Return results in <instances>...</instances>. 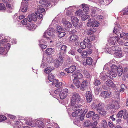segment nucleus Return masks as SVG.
Returning <instances> with one entry per match:
<instances>
[{
  "mask_svg": "<svg viewBox=\"0 0 128 128\" xmlns=\"http://www.w3.org/2000/svg\"><path fill=\"white\" fill-rule=\"evenodd\" d=\"M81 100V98L78 94L76 92L73 93L71 99V105L73 106L79 102H80Z\"/></svg>",
  "mask_w": 128,
  "mask_h": 128,
  "instance_id": "nucleus-1",
  "label": "nucleus"
},
{
  "mask_svg": "<svg viewBox=\"0 0 128 128\" xmlns=\"http://www.w3.org/2000/svg\"><path fill=\"white\" fill-rule=\"evenodd\" d=\"M84 42H81L80 43V48L84 49L86 46L88 48H90L92 46V42L88 38L84 40Z\"/></svg>",
  "mask_w": 128,
  "mask_h": 128,
  "instance_id": "nucleus-2",
  "label": "nucleus"
},
{
  "mask_svg": "<svg viewBox=\"0 0 128 128\" xmlns=\"http://www.w3.org/2000/svg\"><path fill=\"white\" fill-rule=\"evenodd\" d=\"M99 23L93 18H91L88 20L87 25L88 27H95L98 26Z\"/></svg>",
  "mask_w": 128,
  "mask_h": 128,
  "instance_id": "nucleus-3",
  "label": "nucleus"
},
{
  "mask_svg": "<svg viewBox=\"0 0 128 128\" xmlns=\"http://www.w3.org/2000/svg\"><path fill=\"white\" fill-rule=\"evenodd\" d=\"M115 28H114V30H113V32L116 35L115 37H113L112 38L111 40H112L113 42L115 44L116 42H118L120 39V38L122 36V34L119 32H117L116 30H115Z\"/></svg>",
  "mask_w": 128,
  "mask_h": 128,
  "instance_id": "nucleus-4",
  "label": "nucleus"
},
{
  "mask_svg": "<svg viewBox=\"0 0 128 128\" xmlns=\"http://www.w3.org/2000/svg\"><path fill=\"white\" fill-rule=\"evenodd\" d=\"M109 44H108L106 45V48H104V51L106 52H107L108 53L112 54H114V50H116V48H117V46H112V50L110 51L109 50L110 47L109 46Z\"/></svg>",
  "mask_w": 128,
  "mask_h": 128,
  "instance_id": "nucleus-5",
  "label": "nucleus"
},
{
  "mask_svg": "<svg viewBox=\"0 0 128 128\" xmlns=\"http://www.w3.org/2000/svg\"><path fill=\"white\" fill-rule=\"evenodd\" d=\"M68 90L67 88H65L60 91L59 95L60 98L63 99L65 98L68 95Z\"/></svg>",
  "mask_w": 128,
  "mask_h": 128,
  "instance_id": "nucleus-6",
  "label": "nucleus"
},
{
  "mask_svg": "<svg viewBox=\"0 0 128 128\" xmlns=\"http://www.w3.org/2000/svg\"><path fill=\"white\" fill-rule=\"evenodd\" d=\"M86 96L87 102L88 103L90 102L94 98L91 92L90 91L86 92Z\"/></svg>",
  "mask_w": 128,
  "mask_h": 128,
  "instance_id": "nucleus-7",
  "label": "nucleus"
},
{
  "mask_svg": "<svg viewBox=\"0 0 128 128\" xmlns=\"http://www.w3.org/2000/svg\"><path fill=\"white\" fill-rule=\"evenodd\" d=\"M54 29L52 28H50L48 29L47 31L45 32L44 36L45 37H46L47 36L46 34L49 36H52L54 34Z\"/></svg>",
  "mask_w": 128,
  "mask_h": 128,
  "instance_id": "nucleus-8",
  "label": "nucleus"
},
{
  "mask_svg": "<svg viewBox=\"0 0 128 128\" xmlns=\"http://www.w3.org/2000/svg\"><path fill=\"white\" fill-rule=\"evenodd\" d=\"M92 108H96L98 112L99 110L103 109L104 106V104L102 103H100L98 105L95 103H93L91 106Z\"/></svg>",
  "mask_w": 128,
  "mask_h": 128,
  "instance_id": "nucleus-9",
  "label": "nucleus"
},
{
  "mask_svg": "<svg viewBox=\"0 0 128 128\" xmlns=\"http://www.w3.org/2000/svg\"><path fill=\"white\" fill-rule=\"evenodd\" d=\"M27 20L29 22L32 21H36L37 20V18L36 15L34 13H32L29 15L27 18Z\"/></svg>",
  "mask_w": 128,
  "mask_h": 128,
  "instance_id": "nucleus-10",
  "label": "nucleus"
},
{
  "mask_svg": "<svg viewBox=\"0 0 128 128\" xmlns=\"http://www.w3.org/2000/svg\"><path fill=\"white\" fill-rule=\"evenodd\" d=\"M76 66H70L68 68H66L64 70L65 72H67L68 74L72 73L76 70Z\"/></svg>",
  "mask_w": 128,
  "mask_h": 128,
  "instance_id": "nucleus-11",
  "label": "nucleus"
},
{
  "mask_svg": "<svg viewBox=\"0 0 128 128\" xmlns=\"http://www.w3.org/2000/svg\"><path fill=\"white\" fill-rule=\"evenodd\" d=\"M71 21L73 26L75 27H76L78 24V20L77 18L75 16H71Z\"/></svg>",
  "mask_w": 128,
  "mask_h": 128,
  "instance_id": "nucleus-12",
  "label": "nucleus"
},
{
  "mask_svg": "<svg viewBox=\"0 0 128 128\" xmlns=\"http://www.w3.org/2000/svg\"><path fill=\"white\" fill-rule=\"evenodd\" d=\"M36 126L38 128H45L44 124L41 120H37L36 122Z\"/></svg>",
  "mask_w": 128,
  "mask_h": 128,
  "instance_id": "nucleus-13",
  "label": "nucleus"
},
{
  "mask_svg": "<svg viewBox=\"0 0 128 128\" xmlns=\"http://www.w3.org/2000/svg\"><path fill=\"white\" fill-rule=\"evenodd\" d=\"M88 83L87 81L84 80L82 83L80 87V89L84 91L87 88Z\"/></svg>",
  "mask_w": 128,
  "mask_h": 128,
  "instance_id": "nucleus-14",
  "label": "nucleus"
},
{
  "mask_svg": "<svg viewBox=\"0 0 128 128\" xmlns=\"http://www.w3.org/2000/svg\"><path fill=\"white\" fill-rule=\"evenodd\" d=\"M78 36L75 34H73L70 36L68 38V39L70 42H76L78 39Z\"/></svg>",
  "mask_w": 128,
  "mask_h": 128,
  "instance_id": "nucleus-15",
  "label": "nucleus"
},
{
  "mask_svg": "<svg viewBox=\"0 0 128 128\" xmlns=\"http://www.w3.org/2000/svg\"><path fill=\"white\" fill-rule=\"evenodd\" d=\"M100 9L97 8H93L91 10V15L92 16H96L98 14V11H100Z\"/></svg>",
  "mask_w": 128,
  "mask_h": 128,
  "instance_id": "nucleus-16",
  "label": "nucleus"
},
{
  "mask_svg": "<svg viewBox=\"0 0 128 128\" xmlns=\"http://www.w3.org/2000/svg\"><path fill=\"white\" fill-rule=\"evenodd\" d=\"M39 3L44 8L48 7L50 8V4H48L47 0H40Z\"/></svg>",
  "mask_w": 128,
  "mask_h": 128,
  "instance_id": "nucleus-17",
  "label": "nucleus"
},
{
  "mask_svg": "<svg viewBox=\"0 0 128 128\" xmlns=\"http://www.w3.org/2000/svg\"><path fill=\"white\" fill-rule=\"evenodd\" d=\"M28 8L27 2H25L24 3L22 4L21 6V11L23 12H26Z\"/></svg>",
  "mask_w": 128,
  "mask_h": 128,
  "instance_id": "nucleus-18",
  "label": "nucleus"
},
{
  "mask_svg": "<svg viewBox=\"0 0 128 128\" xmlns=\"http://www.w3.org/2000/svg\"><path fill=\"white\" fill-rule=\"evenodd\" d=\"M117 46V48H116V50H114V54L116 56L118 57H120L122 55V52L120 49H118V47Z\"/></svg>",
  "mask_w": 128,
  "mask_h": 128,
  "instance_id": "nucleus-19",
  "label": "nucleus"
},
{
  "mask_svg": "<svg viewBox=\"0 0 128 128\" xmlns=\"http://www.w3.org/2000/svg\"><path fill=\"white\" fill-rule=\"evenodd\" d=\"M111 95V92H110L104 91L101 94V96L105 98L110 97Z\"/></svg>",
  "mask_w": 128,
  "mask_h": 128,
  "instance_id": "nucleus-20",
  "label": "nucleus"
},
{
  "mask_svg": "<svg viewBox=\"0 0 128 128\" xmlns=\"http://www.w3.org/2000/svg\"><path fill=\"white\" fill-rule=\"evenodd\" d=\"M61 60H56L54 61V66L56 68H58L61 65H62L63 62V61L61 63L60 62Z\"/></svg>",
  "mask_w": 128,
  "mask_h": 128,
  "instance_id": "nucleus-21",
  "label": "nucleus"
},
{
  "mask_svg": "<svg viewBox=\"0 0 128 128\" xmlns=\"http://www.w3.org/2000/svg\"><path fill=\"white\" fill-rule=\"evenodd\" d=\"M62 22L65 26L68 28H70L72 26L71 24L68 21L65 20L64 19L62 20Z\"/></svg>",
  "mask_w": 128,
  "mask_h": 128,
  "instance_id": "nucleus-22",
  "label": "nucleus"
},
{
  "mask_svg": "<svg viewBox=\"0 0 128 128\" xmlns=\"http://www.w3.org/2000/svg\"><path fill=\"white\" fill-rule=\"evenodd\" d=\"M110 76V74H107L104 75L103 74V73H102L100 74V78L103 80H105L108 77H109L111 79H112L111 77Z\"/></svg>",
  "mask_w": 128,
  "mask_h": 128,
  "instance_id": "nucleus-23",
  "label": "nucleus"
},
{
  "mask_svg": "<svg viewBox=\"0 0 128 128\" xmlns=\"http://www.w3.org/2000/svg\"><path fill=\"white\" fill-rule=\"evenodd\" d=\"M73 82L76 86L78 88L80 87V84L77 78H74L73 80Z\"/></svg>",
  "mask_w": 128,
  "mask_h": 128,
  "instance_id": "nucleus-24",
  "label": "nucleus"
},
{
  "mask_svg": "<svg viewBox=\"0 0 128 128\" xmlns=\"http://www.w3.org/2000/svg\"><path fill=\"white\" fill-rule=\"evenodd\" d=\"M82 7L84 12H86V14H88L89 11V8L86 4H81Z\"/></svg>",
  "mask_w": 128,
  "mask_h": 128,
  "instance_id": "nucleus-25",
  "label": "nucleus"
},
{
  "mask_svg": "<svg viewBox=\"0 0 128 128\" xmlns=\"http://www.w3.org/2000/svg\"><path fill=\"white\" fill-rule=\"evenodd\" d=\"M27 28L29 30H32L35 28L36 26L34 24L31 23L27 25Z\"/></svg>",
  "mask_w": 128,
  "mask_h": 128,
  "instance_id": "nucleus-26",
  "label": "nucleus"
},
{
  "mask_svg": "<svg viewBox=\"0 0 128 128\" xmlns=\"http://www.w3.org/2000/svg\"><path fill=\"white\" fill-rule=\"evenodd\" d=\"M84 13L82 10H79L78 11H76L75 13V14L76 16H81L82 18V16L84 14Z\"/></svg>",
  "mask_w": 128,
  "mask_h": 128,
  "instance_id": "nucleus-27",
  "label": "nucleus"
},
{
  "mask_svg": "<svg viewBox=\"0 0 128 128\" xmlns=\"http://www.w3.org/2000/svg\"><path fill=\"white\" fill-rule=\"evenodd\" d=\"M117 70L118 76H121L123 73V70L122 67L120 66H118Z\"/></svg>",
  "mask_w": 128,
  "mask_h": 128,
  "instance_id": "nucleus-28",
  "label": "nucleus"
},
{
  "mask_svg": "<svg viewBox=\"0 0 128 128\" xmlns=\"http://www.w3.org/2000/svg\"><path fill=\"white\" fill-rule=\"evenodd\" d=\"M65 53V52H60L59 53V58H58V59L59 60H61L60 62H61V63H62L63 61H64V56Z\"/></svg>",
  "mask_w": 128,
  "mask_h": 128,
  "instance_id": "nucleus-29",
  "label": "nucleus"
},
{
  "mask_svg": "<svg viewBox=\"0 0 128 128\" xmlns=\"http://www.w3.org/2000/svg\"><path fill=\"white\" fill-rule=\"evenodd\" d=\"M106 84L108 86H110L111 87H113L114 86V84L113 83L112 81L110 80H108L106 82Z\"/></svg>",
  "mask_w": 128,
  "mask_h": 128,
  "instance_id": "nucleus-30",
  "label": "nucleus"
},
{
  "mask_svg": "<svg viewBox=\"0 0 128 128\" xmlns=\"http://www.w3.org/2000/svg\"><path fill=\"white\" fill-rule=\"evenodd\" d=\"M83 76L80 72H77L75 74V76H74V78H76L78 79H80L82 78Z\"/></svg>",
  "mask_w": 128,
  "mask_h": 128,
  "instance_id": "nucleus-31",
  "label": "nucleus"
},
{
  "mask_svg": "<svg viewBox=\"0 0 128 128\" xmlns=\"http://www.w3.org/2000/svg\"><path fill=\"white\" fill-rule=\"evenodd\" d=\"M96 30L94 28H92L88 30L86 32L88 34L90 35L91 34H93L94 32H96Z\"/></svg>",
  "mask_w": 128,
  "mask_h": 128,
  "instance_id": "nucleus-32",
  "label": "nucleus"
},
{
  "mask_svg": "<svg viewBox=\"0 0 128 128\" xmlns=\"http://www.w3.org/2000/svg\"><path fill=\"white\" fill-rule=\"evenodd\" d=\"M43 7L44 8L42 5L39 6L37 9L38 12L42 13L44 12L45 10Z\"/></svg>",
  "mask_w": 128,
  "mask_h": 128,
  "instance_id": "nucleus-33",
  "label": "nucleus"
},
{
  "mask_svg": "<svg viewBox=\"0 0 128 128\" xmlns=\"http://www.w3.org/2000/svg\"><path fill=\"white\" fill-rule=\"evenodd\" d=\"M93 62V60L90 57H88L86 59L87 64L89 65H91L92 64Z\"/></svg>",
  "mask_w": 128,
  "mask_h": 128,
  "instance_id": "nucleus-34",
  "label": "nucleus"
},
{
  "mask_svg": "<svg viewBox=\"0 0 128 128\" xmlns=\"http://www.w3.org/2000/svg\"><path fill=\"white\" fill-rule=\"evenodd\" d=\"M46 53L48 54H50L53 52V49L52 48H47L46 50Z\"/></svg>",
  "mask_w": 128,
  "mask_h": 128,
  "instance_id": "nucleus-35",
  "label": "nucleus"
},
{
  "mask_svg": "<svg viewBox=\"0 0 128 128\" xmlns=\"http://www.w3.org/2000/svg\"><path fill=\"white\" fill-rule=\"evenodd\" d=\"M124 111L123 110L119 111L116 115V116L118 118H121L123 114L124 115Z\"/></svg>",
  "mask_w": 128,
  "mask_h": 128,
  "instance_id": "nucleus-36",
  "label": "nucleus"
},
{
  "mask_svg": "<svg viewBox=\"0 0 128 128\" xmlns=\"http://www.w3.org/2000/svg\"><path fill=\"white\" fill-rule=\"evenodd\" d=\"M6 4L7 8L9 10H8V12L9 13H11L12 12L11 10L12 9V8L11 6V5L8 2H6Z\"/></svg>",
  "mask_w": 128,
  "mask_h": 128,
  "instance_id": "nucleus-37",
  "label": "nucleus"
},
{
  "mask_svg": "<svg viewBox=\"0 0 128 128\" xmlns=\"http://www.w3.org/2000/svg\"><path fill=\"white\" fill-rule=\"evenodd\" d=\"M53 69L54 68L52 67H48L45 69L44 72L48 74L51 72Z\"/></svg>",
  "mask_w": 128,
  "mask_h": 128,
  "instance_id": "nucleus-38",
  "label": "nucleus"
},
{
  "mask_svg": "<svg viewBox=\"0 0 128 128\" xmlns=\"http://www.w3.org/2000/svg\"><path fill=\"white\" fill-rule=\"evenodd\" d=\"M24 120L26 124L29 125L31 121H32V118H27L24 119Z\"/></svg>",
  "mask_w": 128,
  "mask_h": 128,
  "instance_id": "nucleus-39",
  "label": "nucleus"
},
{
  "mask_svg": "<svg viewBox=\"0 0 128 128\" xmlns=\"http://www.w3.org/2000/svg\"><path fill=\"white\" fill-rule=\"evenodd\" d=\"M54 78V76L52 74H50L48 75V78L50 82L53 81Z\"/></svg>",
  "mask_w": 128,
  "mask_h": 128,
  "instance_id": "nucleus-40",
  "label": "nucleus"
},
{
  "mask_svg": "<svg viewBox=\"0 0 128 128\" xmlns=\"http://www.w3.org/2000/svg\"><path fill=\"white\" fill-rule=\"evenodd\" d=\"M101 90V88L99 87H97L94 89L95 93L96 95L99 94V92Z\"/></svg>",
  "mask_w": 128,
  "mask_h": 128,
  "instance_id": "nucleus-41",
  "label": "nucleus"
},
{
  "mask_svg": "<svg viewBox=\"0 0 128 128\" xmlns=\"http://www.w3.org/2000/svg\"><path fill=\"white\" fill-rule=\"evenodd\" d=\"M95 114V112L93 111H90L89 112L86 114V116L87 118H89L92 116H93L94 114Z\"/></svg>",
  "mask_w": 128,
  "mask_h": 128,
  "instance_id": "nucleus-42",
  "label": "nucleus"
},
{
  "mask_svg": "<svg viewBox=\"0 0 128 128\" xmlns=\"http://www.w3.org/2000/svg\"><path fill=\"white\" fill-rule=\"evenodd\" d=\"M100 117L98 114H95L93 115L92 117V120H94L97 121L100 118Z\"/></svg>",
  "mask_w": 128,
  "mask_h": 128,
  "instance_id": "nucleus-43",
  "label": "nucleus"
},
{
  "mask_svg": "<svg viewBox=\"0 0 128 128\" xmlns=\"http://www.w3.org/2000/svg\"><path fill=\"white\" fill-rule=\"evenodd\" d=\"M83 74L87 78H90L91 77L90 74L86 70H84L83 71Z\"/></svg>",
  "mask_w": 128,
  "mask_h": 128,
  "instance_id": "nucleus-44",
  "label": "nucleus"
},
{
  "mask_svg": "<svg viewBox=\"0 0 128 128\" xmlns=\"http://www.w3.org/2000/svg\"><path fill=\"white\" fill-rule=\"evenodd\" d=\"M84 126L88 127L91 126L92 125V124L90 121H86L84 122Z\"/></svg>",
  "mask_w": 128,
  "mask_h": 128,
  "instance_id": "nucleus-45",
  "label": "nucleus"
},
{
  "mask_svg": "<svg viewBox=\"0 0 128 128\" xmlns=\"http://www.w3.org/2000/svg\"><path fill=\"white\" fill-rule=\"evenodd\" d=\"M80 106V105L76 104H74V105L72 106V109L73 110L76 111V110L78 109Z\"/></svg>",
  "mask_w": 128,
  "mask_h": 128,
  "instance_id": "nucleus-46",
  "label": "nucleus"
},
{
  "mask_svg": "<svg viewBox=\"0 0 128 128\" xmlns=\"http://www.w3.org/2000/svg\"><path fill=\"white\" fill-rule=\"evenodd\" d=\"M111 71H116L117 70L118 67L114 64H112L110 66Z\"/></svg>",
  "mask_w": 128,
  "mask_h": 128,
  "instance_id": "nucleus-47",
  "label": "nucleus"
},
{
  "mask_svg": "<svg viewBox=\"0 0 128 128\" xmlns=\"http://www.w3.org/2000/svg\"><path fill=\"white\" fill-rule=\"evenodd\" d=\"M98 112L100 114L103 116L105 115L106 114V111L103 109L99 110Z\"/></svg>",
  "mask_w": 128,
  "mask_h": 128,
  "instance_id": "nucleus-48",
  "label": "nucleus"
},
{
  "mask_svg": "<svg viewBox=\"0 0 128 128\" xmlns=\"http://www.w3.org/2000/svg\"><path fill=\"white\" fill-rule=\"evenodd\" d=\"M121 12L123 15L128 14V8H124L122 11Z\"/></svg>",
  "mask_w": 128,
  "mask_h": 128,
  "instance_id": "nucleus-49",
  "label": "nucleus"
},
{
  "mask_svg": "<svg viewBox=\"0 0 128 128\" xmlns=\"http://www.w3.org/2000/svg\"><path fill=\"white\" fill-rule=\"evenodd\" d=\"M62 27L60 26H58L56 27V31L57 33H58L61 32H62L63 30L62 29Z\"/></svg>",
  "mask_w": 128,
  "mask_h": 128,
  "instance_id": "nucleus-50",
  "label": "nucleus"
},
{
  "mask_svg": "<svg viewBox=\"0 0 128 128\" xmlns=\"http://www.w3.org/2000/svg\"><path fill=\"white\" fill-rule=\"evenodd\" d=\"M121 89L120 90V91L121 92H124V90H126L127 88L126 86L125 85L123 84H122L120 86Z\"/></svg>",
  "mask_w": 128,
  "mask_h": 128,
  "instance_id": "nucleus-51",
  "label": "nucleus"
},
{
  "mask_svg": "<svg viewBox=\"0 0 128 128\" xmlns=\"http://www.w3.org/2000/svg\"><path fill=\"white\" fill-rule=\"evenodd\" d=\"M110 74L112 77L115 78L117 76V74L116 71H110Z\"/></svg>",
  "mask_w": 128,
  "mask_h": 128,
  "instance_id": "nucleus-52",
  "label": "nucleus"
},
{
  "mask_svg": "<svg viewBox=\"0 0 128 128\" xmlns=\"http://www.w3.org/2000/svg\"><path fill=\"white\" fill-rule=\"evenodd\" d=\"M48 4H50V7L52 6H53L54 5L55 2H56V0H49Z\"/></svg>",
  "mask_w": 128,
  "mask_h": 128,
  "instance_id": "nucleus-53",
  "label": "nucleus"
},
{
  "mask_svg": "<svg viewBox=\"0 0 128 128\" xmlns=\"http://www.w3.org/2000/svg\"><path fill=\"white\" fill-rule=\"evenodd\" d=\"M115 108L116 109H118L120 107V106L119 104V103L118 101L114 102Z\"/></svg>",
  "mask_w": 128,
  "mask_h": 128,
  "instance_id": "nucleus-54",
  "label": "nucleus"
},
{
  "mask_svg": "<svg viewBox=\"0 0 128 128\" xmlns=\"http://www.w3.org/2000/svg\"><path fill=\"white\" fill-rule=\"evenodd\" d=\"M37 120H32L31 121L30 124L29 126L32 127L36 126V122Z\"/></svg>",
  "mask_w": 128,
  "mask_h": 128,
  "instance_id": "nucleus-55",
  "label": "nucleus"
},
{
  "mask_svg": "<svg viewBox=\"0 0 128 128\" xmlns=\"http://www.w3.org/2000/svg\"><path fill=\"white\" fill-rule=\"evenodd\" d=\"M68 9H69V8H66L65 9V11H67L66 13V14L68 16H70L72 15V13L70 11L68 10Z\"/></svg>",
  "mask_w": 128,
  "mask_h": 128,
  "instance_id": "nucleus-56",
  "label": "nucleus"
},
{
  "mask_svg": "<svg viewBox=\"0 0 128 128\" xmlns=\"http://www.w3.org/2000/svg\"><path fill=\"white\" fill-rule=\"evenodd\" d=\"M58 36L60 38H62L66 34V33L64 32L63 31L62 32H61L59 33H58Z\"/></svg>",
  "mask_w": 128,
  "mask_h": 128,
  "instance_id": "nucleus-57",
  "label": "nucleus"
},
{
  "mask_svg": "<svg viewBox=\"0 0 128 128\" xmlns=\"http://www.w3.org/2000/svg\"><path fill=\"white\" fill-rule=\"evenodd\" d=\"M87 56V51H84L82 54V57L83 58H86Z\"/></svg>",
  "mask_w": 128,
  "mask_h": 128,
  "instance_id": "nucleus-58",
  "label": "nucleus"
},
{
  "mask_svg": "<svg viewBox=\"0 0 128 128\" xmlns=\"http://www.w3.org/2000/svg\"><path fill=\"white\" fill-rule=\"evenodd\" d=\"M42 41V40H40L39 41L40 44V46L41 47V48L42 49H45L47 47V46L46 45L43 44H41Z\"/></svg>",
  "mask_w": 128,
  "mask_h": 128,
  "instance_id": "nucleus-59",
  "label": "nucleus"
},
{
  "mask_svg": "<svg viewBox=\"0 0 128 128\" xmlns=\"http://www.w3.org/2000/svg\"><path fill=\"white\" fill-rule=\"evenodd\" d=\"M115 106L113 104H108L107 106V108L108 109H110L114 108Z\"/></svg>",
  "mask_w": 128,
  "mask_h": 128,
  "instance_id": "nucleus-60",
  "label": "nucleus"
},
{
  "mask_svg": "<svg viewBox=\"0 0 128 128\" xmlns=\"http://www.w3.org/2000/svg\"><path fill=\"white\" fill-rule=\"evenodd\" d=\"M66 46L64 45H63L61 48V50L60 52H66Z\"/></svg>",
  "mask_w": 128,
  "mask_h": 128,
  "instance_id": "nucleus-61",
  "label": "nucleus"
},
{
  "mask_svg": "<svg viewBox=\"0 0 128 128\" xmlns=\"http://www.w3.org/2000/svg\"><path fill=\"white\" fill-rule=\"evenodd\" d=\"M90 16L88 15H85L84 14V15L82 16V19L84 20L86 19H88V18H90Z\"/></svg>",
  "mask_w": 128,
  "mask_h": 128,
  "instance_id": "nucleus-62",
  "label": "nucleus"
},
{
  "mask_svg": "<svg viewBox=\"0 0 128 128\" xmlns=\"http://www.w3.org/2000/svg\"><path fill=\"white\" fill-rule=\"evenodd\" d=\"M102 126L104 128H106L107 126V123L105 120H102Z\"/></svg>",
  "mask_w": 128,
  "mask_h": 128,
  "instance_id": "nucleus-63",
  "label": "nucleus"
},
{
  "mask_svg": "<svg viewBox=\"0 0 128 128\" xmlns=\"http://www.w3.org/2000/svg\"><path fill=\"white\" fill-rule=\"evenodd\" d=\"M123 118L124 119H126L128 118V112L125 111L123 116Z\"/></svg>",
  "mask_w": 128,
  "mask_h": 128,
  "instance_id": "nucleus-64",
  "label": "nucleus"
}]
</instances>
